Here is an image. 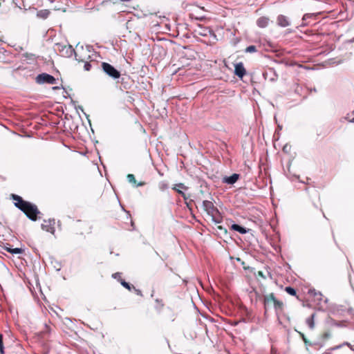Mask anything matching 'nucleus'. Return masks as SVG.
<instances>
[{
	"label": "nucleus",
	"mask_w": 354,
	"mask_h": 354,
	"mask_svg": "<svg viewBox=\"0 0 354 354\" xmlns=\"http://www.w3.org/2000/svg\"><path fill=\"white\" fill-rule=\"evenodd\" d=\"M51 259V264L53 265V268L57 270V271H59L61 270V268H62V265H61V263L56 260L55 258L53 257H51L50 258Z\"/></svg>",
	"instance_id": "20"
},
{
	"label": "nucleus",
	"mask_w": 354,
	"mask_h": 354,
	"mask_svg": "<svg viewBox=\"0 0 354 354\" xmlns=\"http://www.w3.org/2000/svg\"><path fill=\"white\" fill-rule=\"evenodd\" d=\"M50 14V11L48 10H41L37 12V16L41 19H46Z\"/></svg>",
	"instance_id": "19"
},
{
	"label": "nucleus",
	"mask_w": 354,
	"mask_h": 354,
	"mask_svg": "<svg viewBox=\"0 0 354 354\" xmlns=\"http://www.w3.org/2000/svg\"><path fill=\"white\" fill-rule=\"evenodd\" d=\"M133 288V290L135 291V292L136 293V295H140V296H142V292L139 289H136L134 286L132 287Z\"/></svg>",
	"instance_id": "35"
},
{
	"label": "nucleus",
	"mask_w": 354,
	"mask_h": 354,
	"mask_svg": "<svg viewBox=\"0 0 354 354\" xmlns=\"http://www.w3.org/2000/svg\"><path fill=\"white\" fill-rule=\"evenodd\" d=\"M328 299L327 298H326V299H324V303H326H326H328Z\"/></svg>",
	"instance_id": "43"
},
{
	"label": "nucleus",
	"mask_w": 354,
	"mask_h": 354,
	"mask_svg": "<svg viewBox=\"0 0 354 354\" xmlns=\"http://www.w3.org/2000/svg\"><path fill=\"white\" fill-rule=\"evenodd\" d=\"M309 293L314 296V297H316V294H319V298H317V300L318 301H322V294L321 292H317L315 289H310L309 290Z\"/></svg>",
	"instance_id": "24"
},
{
	"label": "nucleus",
	"mask_w": 354,
	"mask_h": 354,
	"mask_svg": "<svg viewBox=\"0 0 354 354\" xmlns=\"http://www.w3.org/2000/svg\"><path fill=\"white\" fill-rule=\"evenodd\" d=\"M231 229L236 232H239L241 234H245L247 232H248V231L250 230L249 229H248L242 225H240L239 224H236V223H233L231 225Z\"/></svg>",
	"instance_id": "16"
},
{
	"label": "nucleus",
	"mask_w": 354,
	"mask_h": 354,
	"mask_svg": "<svg viewBox=\"0 0 354 354\" xmlns=\"http://www.w3.org/2000/svg\"><path fill=\"white\" fill-rule=\"evenodd\" d=\"M285 291L288 294H289L290 295H292V296H295L297 294L296 290L291 286H286L285 288Z\"/></svg>",
	"instance_id": "23"
},
{
	"label": "nucleus",
	"mask_w": 354,
	"mask_h": 354,
	"mask_svg": "<svg viewBox=\"0 0 354 354\" xmlns=\"http://www.w3.org/2000/svg\"><path fill=\"white\" fill-rule=\"evenodd\" d=\"M270 23V19L267 17H261L257 20V25L261 28H266Z\"/></svg>",
	"instance_id": "15"
},
{
	"label": "nucleus",
	"mask_w": 354,
	"mask_h": 354,
	"mask_svg": "<svg viewBox=\"0 0 354 354\" xmlns=\"http://www.w3.org/2000/svg\"><path fill=\"white\" fill-rule=\"evenodd\" d=\"M217 230L220 232L221 234H224V235H227V230L226 228L223 227V226L221 225H218L217 226Z\"/></svg>",
	"instance_id": "29"
},
{
	"label": "nucleus",
	"mask_w": 354,
	"mask_h": 354,
	"mask_svg": "<svg viewBox=\"0 0 354 354\" xmlns=\"http://www.w3.org/2000/svg\"><path fill=\"white\" fill-rule=\"evenodd\" d=\"M277 24L281 28H286L289 26L291 23L288 17L285 15H279L277 18Z\"/></svg>",
	"instance_id": "11"
},
{
	"label": "nucleus",
	"mask_w": 354,
	"mask_h": 354,
	"mask_svg": "<svg viewBox=\"0 0 354 354\" xmlns=\"http://www.w3.org/2000/svg\"><path fill=\"white\" fill-rule=\"evenodd\" d=\"M0 353L4 354V346L3 342V335H0Z\"/></svg>",
	"instance_id": "30"
},
{
	"label": "nucleus",
	"mask_w": 354,
	"mask_h": 354,
	"mask_svg": "<svg viewBox=\"0 0 354 354\" xmlns=\"http://www.w3.org/2000/svg\"><path fill=\"white\" fill-rule=\"evenodd\" d=\"M234 74L240 79H242L246 74V70L242 62L236 63L234 65Z\"/></svg>",
	"instance_id": "9"
},
{
	"label": "nucleus",
	"mask_w": 354,
	"mask_h": 354,
	"mask_svg": "<svg viewBox=\"0 0 354 354\" xmlns=\"http://www.w3.org/2000/svg\"><path fill=\"white\" fill-rule=\"evenodd\" d=\"M51 331V327L48 324H45L43 330L39 333V335L44 339H48L50 336Z\"/></svg>",
	"instance_id": "13"
},
{
	"label": "nucleus",
	"mask_w": 354,
	"mask_h": 354,
	"mask_svg": "<svg viewBox=\"0 0 354 354\" xmlns=\"http://www.w3.org/2000/svg\"><path fill=\"white\" fill-rule=\"evenodd\" d=\"M4 250L12 254H19L24 252V250L19 248H13L10 244L6 243L3 247Z\"/></svg>",
	"instance_id": "14"
},
{
	"label": "nucleus",
	"mask_w": 354,
	"mask_h": 354,
	"mask_svg": "<svg viewBox=\"0 0 354 354\" xmlns=\"http://www.w3.org/2000/svg\"><path fill=\"white\" fill-rule=\"evenodd\" d=\"M121 275H122L121 272H115V273L112 274V277L113 279H117L118 281H119L120 282V279H121Z\"/></svg>",
	"instance_id": "32"
},
{
	"label": "nucleus",
	"mask_w": 354,
	"mask_h": 354,
	"mask_svg": "<svg viewBox=\"0 0 354 354\" xmlns=\"http://www.w3.org/2000/svg\"><path fill=\"white\" fill-rule=\"evenodd\" d=\"M120 284L125 288L128 289L129 290H131L133 289L132 287L133 286L131 285L129 283L127 282L124 279H120Z\"/></svg>",
	"instance_id": "25"
},
{
	"label": "nucleus",
	"mask_w": 354,
	"mask_h": 354,
	"mask_svg": "<svg viewBox=\"0 0 354 354\" xmlns=\"http://www.w3.org/2000/svg\"><path fill=\"white\" fill-rule=\"evenodd\" d=\"M309 15L308 14H306L304 15L303 17V20H306L307 17H308Z\"/></svg>",
	"instance_id": "39"
},
{
	"label": "nucleus",
	"mask_w": 354,
	"mask_h": 354,
	"mask_svg": "<svg viewBox=\"0 0 354 354\" xmlns=\"http://www.w3.org/2000/svg\"><path fill=\"white\" fill-rule=\"evenodd\" d=\"M101 68L102 71L113 80L120 79L121 73L113 65L107 62H102Z\"/></svg>",
	"instance_id": "3"
},
{
	"label": "nucleus",
	"mask_w": 354,
	"mask_h": 354,
	"mask_svg": "<svg viewBox=\"0 0 354 354\" xmlns=\"http://www.w3.org/2000/svg\"><path fill=\"white\" fill-rule=\"evenodd\" d=\"M276 299H277L273 293L265 295L263 299L265 309L267 310L268 308L273 306Z\"/></svg>",
	"instance_id": "10"
},
{
	"label": "nucleus",
	"mask_w": 354,
	"mask_h": 354,
	"mask_svg": "<svg viewBox=\"0 0 354 354\" xmlns=\"http://www.w3.org/2000/svg\"><path fill=\"white\" fill-rule=\"evenodd\" d=\"M12 198L15 201V205L22 211L30 220L32 221L37 220V216L40 212L35 204L25 201L20 196L14 194H12Z\"/></svg>",
	"instance_id": "1"
},
{
	"label": "nucleus",
	"mask_w": 354,
	"mask_h": 354,
	"mask_svg": "<svg viewBox=\"0 0 354 354\" xmlns=\"http://www.w3.org/2000/svg\"><path fill=\"white\" fill-rule=\"evenodd\" d=\"M178 188L186 190V189H187V187H186L183 183H180L174 185V187H172V189H174L177 193H178L180 195L182 196V197L183 198V199L185 201L187 206L189 207V203L192 201L191 200L189 202H187L188 196L186 195V194L185 192H183L182 190H180Z\"/></svg>",
	"instance_id": "8"
},
{
	"label": "nucleus",
	"mask_w": 354,
	"mask_h": 354,
	"mask_svg": "<svg viewBox=\"0 0 354 354\" xmlns=\"http://www.w3.org/2000/svg\"><path fill=\"white\" fill-rule=\"evenodd\" d=\"M269 74L271 75V77H270V82H274L277 80L278 75L272 68H269V71L268 72L263 73V76L265 79L268 78Z\"/></svg>",
	"instance_id": "17"
},
{
	"label": "nucleus",
	"mask_w": 354,
	"mask_h": 354,
	"mask_svg": "<svg viewBox=\"0 0 354 354\" xmlns=\"http://www.w3.org/2000/svg\"><path fill=\"white\" fill-rule=\"evenodd\" d=\"M353 114H354V111H353Z\"/></svg>",
	"instance_id": "45"
},
{
	"label": "nucleus",
	"mask_w": 354,
	"mask_h": 354,
	"mask_svg": "<svg viewBox=\"0 0 354 354\" xmlns=\"http://www.w3.org/2000/svg\"><path fill=\"white\" fill-rule=\"evenodd\" d=\"M342 346V345H338V346H336L335 347L331 348L330 350H332V351L333 350H336V349H338V348H341Z\"/></svg>",
	"instance_id": "36"
},
{
	"label": "nucleus",
	"mask_w": 354,
	"mask_h": 354,
	"mask_svg": "<svg viewBox=\"0 0 354 354\" xmlns=\"http://www.w3.org/2000/svg\"><path fill=\"white\" fill-rule=\"evenodd\" d=\"M22 57H25L26 59H29V60H32L33 61V60L35 59V55L34 54H32V53H26L22 55Z\"/></svg>",
	"instance_id": "27"
},
{
	"label": "nucleus",
	"mask_w": 354,
	"mask_h": 354,
	"mask_svg": "<svg viewBox=\"0 0 354 354\" xmlns=\"http://www.w3.org/2000/svg\"><path fill=\"white\" fill-rule=\"evenodd\" d=\"M317 299L319 298V294H316V297H315Z\"/></svg>",
	"instance_id": "44"
},
{
	"label": "nucleus",
	"mask_w": 354,
	"mask_h": 354,
	"mask_svg": "<svg viewBox=\"0 0 354 354\" xmlns=\"http://www.w3.org/2000/svg\"><path fill=\"white\" fill-rule=\"evenodd\" d=\"M257 51V47L254 45H250L249 46H248L245 50V53H254Z\"/></svg>",
	"instance_id": "28"
},
{
	"label": "nucleus",
	"mask_w": 354,
	"mask_h": 354,
	"mask_svg": "<svg viewBox=\"0 0 354 354\" xmlns=\"http://www.w3.org/2000/svg\"><path fill=\"white\" fill-rule=\"evenodd\" d=\"M240 175L238 174H233L230 176H225L223 178V182L227 185H234L239 178Z\"/></svg>",
	"instance_id": "12"
},
{
	"label": "nucleus",
	"mask_w": 354,
	"mask_h": 354,
	"mask_svg": "<svg viewBox=\"0 0 354 354\" xmlns=\"http://www.w3.org/2000/svg\"><path fill=\"white\" fill-rule=\"evenodd\" d=\"M203 208L207 212L209 216H214V214H220V212L217 207H216L212 202L209 201H203Z\"/></svg>",
	"instance_id": "6"
},
{
	"label": "nucleus",
	"mask_w": 354,
	"mask_h": 354,
	"mask_svg": "<svg viewBox=\"0 0 354 354\" xmlns=\"http://www.w3.org/2000/svg\"><path fill=\"white\" fill-rule=\"evenodd\" d=\"M324 337L327 339L330 337V334L328 333H325L324 335H323Z\"/></svg>",
	"instance_id": "37"
},
{
	"label": "nucleus",
	"mask_w": 354,
	"mask_h": 354,
	"mask_svg": "<svg viewBox=\"0 0 354 354\" xmlns=\"http://www.w3.org/2000/svg\"><path fill=\"white\" fill-rule=\"evenodd\" d=\"M168 188V185L166 183H164V182H161L160 184H159V189L161 190V191H165V189H167Z\"/></svg>",
	"instance_id": "31"
},
{
	"label": "nucleus",
	"mask_w": 354,
	"mask_h": 354,
	"mask_svg": "<svg viewBox=\"0 0 354 354\" xmlns=\"http://www.w3.org/2000/svg\"><path fill=\"white\" fill-rule=\"evenodd\" d=\"M77 109H79V110H81L82 112H84V109H83V107L82 106H78L77 108H76Z\"/></svg>",
	"instance_id": "40"
},
{
	"label": "nucleus",
	"mask_w": 354,
	"mask_h": 354,
	"mask_svg": "<svg viewBox=\"0 0 354 354\" xmlns=\"http://www.w3.org/2000/svg\"><path fill=\"white\" fill-rule=\"evenodd\" d=\"M84 62H85L84 66V70L86 71H89L91 68V64L86 61H85Z\"/></svg>",
	"instance_id": "33"
},
{
	"label": "nucleus",
	"mask_w": 354,
	"mask_h": 354,
	"mask_svg": "<svg viewBox=\"0 0 354 354\" xmlns=\"http://www.w3.org/2000/svg\"><path fill=\"white\" fill-rule=\"evenodd\" d=\"M301 335V337H302V339L304 342V344L306 345V346H313V345H319L320 346H323V344H320L319 342H313V343H311L309 340H308L306 339V337H305V335L303 334V333H300Z\"/></svg>",
	"instance_id": "21"
},
{
	"label": "nucleus",
	"mask_w": 354,
	"mask_h": 354,
	"mask_svg": "<svg viewBox=\"0 0 354 354\" xmlns=\"http://www.w3.org/2000/svg\"><path fill=\"white\" fill-rule=\"evenodd\" d=\"M35 81L39 84H56V79L51 75L43 73L39 74L36 78Z\"/></svg>",
	"instance_id": "5"
},
{
	"label": "nucleus",
	"mask_w": 354,
	"mask_h": 354,
	"mask_svg": "<svg viewBox=\"0 0 354 354\" xmlns=\"http://www.w3.org/2000/svg\"><path fill=\"white\" fill-rule=\"evenodd\" d=\"M93 48L90 45L84 47L82 45L77 44L76 46V50L73 53L75 59L78 62H85L87 59L90 58L89 53L91 52Z\"/></svg>",
	"instance_id": "2"
},
{
	"label": "nucleus",
	"mask_w": 354,
	"mask_h": 354,
	"mask_svg": "<svg viewBox=\"0 0 354 354\" xmlns=\"http://www.w3.org/2000/svg\"><path fill=\"white\" fill-rule=\"evenodd\" d=\"M55 220L54 218H49L48 220H44V223L41 224V229L55 234Z\"/></svg>",
	"instance_id": "7"
},
{
	"label": "nucleus",
	"mask_w": 354,
	"mask_h": 354,
	"mask_svg": "<svg viewBox=\"0 0 354 354\" xmlns=\"http://www.w3.org/2000/svg\"><path fill=\"white\" fill-rule=\"evenodd\" d=\"M216 216V214H214V216H210L212 218V221L215 223H220L221 222V220L217 218Z\"/></svg>",
	"instance_id": "34"
},
{
	"label": "nucleus",
	"mask_w": 354,
	"mask_h": 354,
	"mask_svg": "<svg viewBox=\"0 0 354 354\" xmlns=\"http://www.w3.org/2000/svg\"><path fill=\"white\" fill-rule=\"evenodd\" d=\"M283 304L282 301H280L277 299H276L274 304H273L274 308L276 310H281L283 308Z\"/></svg>",
	"instance_id": "26"
},
{
	"label": "nucleus",
	"mask_w": 354,
	"mask_h": 354,
	"mask_svg": "<svg viewBox=\"0 0 354 354\" xmlns=\"http://www.w3.org/2000/svg\"><path fill=\"white\" fill-rule=\"evenodd\" d=\"M54 49L56 52H58L61 56L64 57H71L73 55V53H75V50L72 46L62 43H56Z\"/></svg>",
	"instance_id": "4"
},
{
	"label": "nucleus",
	"mask_w": 354,
	"mask_h": 354,
	"mask_svg": "<svg viewBox=\"0 0 354 354\" xmlns=\"http://www.w3.org/2000/svg\"><path fill=\"white\" fill-rule=\"evenodd\" d=\"M344 344H345L348 346H351V344L348 342H345Z\"/></svg>",
	"instance_id": "41"
},
{
	"label": "nucleus",
	"mask_w": 354,
	"mask_h": 354,
	"mask_svg": "<svg viewBox=\"0 0 354 354\" xmlns=\"http://www.w3.org/2000/svg\"><path fill=\"white\" fill-rule=\"evenodd\" d=\"M315 316V314L313 313L311 315V316L310 317H308L306 319V324L308 325V326L310 329H313L315 326V323H314Z\"/></svg>",
	"instance_id": "22"
},
{
	"label": "nucleus",
	"mask_w": 354,
	"mask_h": 354,
	"mask_svg": "<svg viewBox=\"0 0 354 354\" xmlns=\"http://www.w3.org/2000/svg\"><path fill=\"white\" fill-rule=\"evenodd\" d=\"M346 119L348 120L349 122L354 123V118L352 119H348V118H346Z\"/></svg>",
	"instance_id": "38"
},
{
	"label": "nucleus",
	"mask_w": 354,
	"mask_h": 354,
	"mask_svg": "<svg viewBox=\"0 0 354 354\" xmlns=\"http://www.w3.org/2000/svg\"><path fill=\"white\" fill-rule=\"evenodd\" d=\"M127 180L129 181V183L135 185L136 187H141V186H143L145 185V182H140L138 183H136V180L133 174H129L127 176Z\"/></svg>",
	"instance_id": "18"
},
{
	"label": "nucleus",
	"mask_w": 354,
	"mask_h": 354,
	"mask_svg": "<svg viewBox=\"0 0 354 354\" xmlns=\"http://www.w3.org/2000/svg\"><path fill=\"white\" fill-rule=\"evenodd\" d=\"M53 88L54 90H57V89H59V86H54Z\"/></svg>",
	"instance_id": "42"
}]
</instances>
